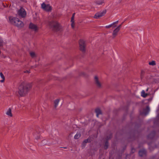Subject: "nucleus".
Listing matches in <instances>:
<instances>
[{"mask_svg": "<svg viewBox=\"0 0 159 159\" xmlns=\"http://www.w3.org/2000/svg\"><path fill=\"white\" fill-rule=\"evenodd\" d=\"M31 84H26L23 82L20 84L18 87V93L20 96H24L31 88Z\"/></svg>", "mask_w": 159, "mask_h": 159, "instance_id": "1", "label": "nucleus"}, {"mask_svg": "<svg viewBox=\"0 0 159 159\" xmlns=\"http://www.w3.org/2000/svg\"><path fill=\"white\" fill-rule=\"evenodd\" d=\"M9 20L11 24L19 28L22 27L24 26L23 22L18 18L11 16L9 17Z\"/></svg>", "mask_w": 159, "mask_h": 159, "instance_id": "2", "label": "nucleus"}, {"mask_svg": "<svg viewBox=\"0 0 159 159\" xmlns=\"http://www.w3.org/2000/svg\"><path fill=\"white\" fill-rule=\"evenodd\" d=\"M49 26L54 30L58 31L60 28V25L57 22L52 21L49 22Z\"/></svg>", "mask_w": 159, "mask_h": 159, "instance_id": "3", "label": "nucleus"}, {"mask_svg": "<svg viewBox=\"0 0 159 159\" xmlns=\"http://www.w3.org/2000/svg\"><path fill=\"white\" fill-rule=\"evenodd\" d=\"M41 6L42 9L47 11H50L52 9V7L49 4H46L44 3H43L41 4Z\"/></svg>", "mask_w": 159, "mask_h": 159, "instance_id": "4", "label": "nucleus"}, {"mask_svg": "<svg viewBox=\"0 0 159 159\" xmlns=\"http://www.w3.org/2000/svg\"><path fill=\"white\" fill-rule=\"evenodd\" d=\"M79 44L80 50L83 52L84 51L86 46L85 41L83 40H80L79 41Z\"/></svg>", "mask_w": 159, "mask_h": 159, "instance_id": "5", "label": "nucleus"}, {"mask_svg": "<svg viewBox=\"0 0 159 159\" xmlns=\"http://www.w3.org/2000/svg\"><path fill=\"white\" fill-rule=\"evenodd\" d=\"M106 12V10H103L99 12L96 13L94 16V18L96 19H98L104 16Z\"/></svg>", "mask_w": 159, "mask_h": 159, "instance_id": "6", "label": "nucleus"}, {"mask_svg": "<svg viewBox=\"0 0 159 159\" xmlns=\"http://www.w3.org/2000/svg\"><path fill=\"white\" fill-rule=\"evenodd\" d=\"M18 13L20 16L22 17H25L26 14V11L22 8H21L18 11Z\"/></svg>", "mask_w": 159, "mask_h": 159, "instance_id": "7", "label": "nucleus"}, {"mask_svg": "<svg viewBox=\"0 0 159 159\" xmlns=\"http://www.w3.org/2000/svg\"><path fill=\"white\" fill-rule=\"evenodd\" d=\"M94 82L98 88H101L102 87V84L99 81L98 77L97 76H95L94 77Z\"/></svg>", "mask_w": 159, "mask_h": 159, "instance_id": "8", "label": "nucleus"}, {"mask_svg": "<svg viewBox=\"0 0 159 159\" xmlns=\"http://www.w3.org/2000/svg\"><path fill=\"white\" fill-rule=\"evenodd\" d=\"M121 25H120L118 26L113 31V33H112V35L113 37H115V36H116L117 35V33L120 30L121 26Z\"/></svg>", "mask_w": 159, "mask_h": 159, "instance_id": "9", "label": "nucleus"}, {"mask_svg": "<svg viewBox=\"0 0 159 159\" xmlns=\"http://www.w3.org/2000/svg\"><path fill=\"white\" fill-rule=\"evenodd\" d=\"M29 28L34 31H37L38 29V27L36 25L32 23H30V24Z\"/></svg>", "mask_w": 159, "mask_h": 159, "instance_id": "10", "label": "nucleus"}, {"mask_svg": "<svg viewBox=\"0 0 159 159\" xmlns=\"http://www.w3.org/2000/svg\"><path fill=\"white\" fill-rule=\"evenodd\" d=\"M149 111V108L148 106L146 107V108L143 109V111L142 112H141L140 114L141 115H144L146 116L148 113Z\"/></svg>", "mask_w": 159, "mask_h": 159, "instance_id": "11", "label": "nucleus"}, {"mask_svg": "<svg viewBox=\"0 0 159 159\" xmlns=\"http://www.w3.org/2000/svg\"><path fill=\"white\" fill-rule=\"evenodd\" d=\"M6 114L8 116L11 117L12 116V114L11 112V109L10 108H9L7 111Z\"/></svg>", "mask_w": 159, "mask_h": 159, "instance_id": "12", "label": "nucleus"}, {"mask_svg": "<svg viewBox=\"0 0 159 159\" xmlns=\"http://www.w3.org/2000/svg\"><path fill=\"white\" fill-rule=\"evenodd\" d=\"M139 155L140 156L142 157L146 153V151L144 150H142L139 151Z\"/></svg>", "mask_w": 159, "mask_h": 159, "instance_id": "13", "label": "nucleus"}, {"mask_svg": "<svg viewBox=\"0 0 159 159\" xmlns=\"http://www.w3.org/2000/svg\"><path fill=\"white\" fill-rule=\"evenodd\" d=\"M74 18L75 17H74L73 16H72L70 20L71 26L73 28H74L75 27Z\"/></svg>", "mask_w": 159, "mask_h": 159, "instance_id": "14", "label": "nucleus"}, {"mask_svg": "<svg viewBox=\"0 0 159 159\" xmlns=\"http://www.w3.org/2000/svg\"><path fill=\"white\" fill-rule=\"evenodd\" d=\"M42 143L43 145H49L52 144V143H50L49 141L46 140H44L42 141Z\"/></svg>", "mask_w": 159, "mask_h": 159, "instance_id": "15", "label": "nucleus"}, {"mask_svg": "<svg viewBox=\"0 0 159 159\" xmlns=\"http://www.w3.org/2000/svg\"><path fill=\"white\" fill-rule=\"evenodd\" d=\"M104 2L103 0H98L96 1L95 3L96 4L100 5H102Z\"/></svg>", "mask_w": 159, "mask_h": 159, "instance_id": "16", "label": "nucleus"}, {"mask_svg": "<svg viewBox=\"0 0 159 159\" xmlns=\"http://www.w3.org/2000/svg\"><path fill=\"white\" fill-rule=\"evenodd\" d=\"M95 112L97 114V117H98V116L100 114H101V111L99 109H96L95 110Z\"/></svg>", "mask_w": 159, "mask_h": 159, "instance_id": "17", "label": "nucleus"}, {"mask_svg": "<svg viewBox=\"0 0 159 159\" xmlns=\"http://www.w3.org/2000/svg\"><path fill=\"white\" fill-rule=\"evenodd\" d=\"M0 76L2 79V80H1L0 81L2 83H3L5 80V77L2 72L0 73Z\"/></svg>", "mask_w": 159, "mask_h": 159, "instance_id": "18", "label": "nucleus"}, {"mask_svg": "<svg viewBox=\"0 0 159 159\" xmlns=\"http://www.w3.org/2000/svg\"><path fill=\"white\" fill-rule=\"evenodd\" d=\"M59 102V99H57L54 101V106L55 108H56Z\"/></svg>", "mask_w": 159, "mask_h": 159, "instance_id": "19", "label": "nucleus"}, {"mask_svg": "<svg viewBox=\"0 0 159 159\" xmlns=\"http://www.w3.org/2000/svg\"><path fill=\"white\" fill-rule=\"evenodd\" d=\"M80 135L81 134L79 133H77L74 136V139H77L80 137Z\"/></svg>", "mask_w": 159, "mask_h": 159, "instance_id": "20", "label": "nucleus"}, {"mask_svg": "<svg viewBox=\"0 0 159 159\" xmlns=\"http://www.w3.org/2000/svg\"><path fill=\"white\" fill-rule=\"evenodd\" d=\"M141 95L143 97H145L147 96V94L145 93L144 90H143L142 92Z\"/></svg>", "mask_w": 159, "mask_h": 159, "instance_id": "21", "label": "nucleus"}, {"mask_svg": "<svg viewBox=\"0 0 159 159\" xmlns=\"http://www.w3.org/2000/svg\"><path fill=\"white\" fill-rule=\"evenodd\" d=\"M30 56L33 58H34L36 57V54L34 52H31L30 53Z\"/></svg>", "mask_w": 159, "mask_h": 159, "instance_id": "22", "label": "nucleus"}, {"mask_svg": "<svg viewBox=\"0 0 159 159\" xmlns=\"http://www.w3.org/2000/svg\"><path fill=\"white\" fill-rule=\"evenodd\" d=\"M149 64L151 66H154L156 65L155 61H152L151 62H150L149 63Z\"/></svg>", "mask_w": 159, "mask_h": 159, "instance_id": "23", "label": "nucleus"}, {"mask_svg": "<svg viewBox=\"0 0 159 159\" xmlns=\"http://www.w3.org/2000/svg\"><path fill=\"white\" fill-rule=\"evenodd\" d=\"M3 45V41L2 39L0 38V46H2Z\"/></svg>", "mask_w": 159, "mask_h": 159, "instance_id": "24", "label": "nucleus"}, {"mask_svg": "<svg viewBox=\"0 0 159 159\" xmlns=\"http://www.w3.org/2000/svg\"><path fill=\"white\" fill-rule=\"evenodd\" d=\"M108 142L107 141L105 143V146H104L105 148V149L107 148H108Z\"/></svg>", "mask_w": 159, "mask_h": 159, "instance_id": "25", "label": "nucleus"}, {"mask_svg": "<svg viewBox=\"0 0 159 159\" xmlns=\"http://www.w3.org/2000/svg\"><path fill=\"white\" fill-rule=\"evenodd\" d=\"M118 22V21L117 20L116 22H114L113 23H112V25H113V27H115L116 25H115L116 24H117Z\"/></svg>", "mask_w": 159, "mask_h": 159, "instance_id": "26", "label": "nucleus"}, {"mask_svg": "<svg viewBox=\"0 0 159 159\" xmlns=\"http://www.w3.org/2000/svg\"><path fill=\"white\" fill-rule=\"evenodd\" d=\"M113 25H112V24H111L109 25L106 26L105 27L106 28H110Z\"/></svg>", "mask_w": 159, "mask_h": 159, "instance_id": "27", "label": "nucleus"}, {"mask_svg": "<svg viewBox=\"0 0 159 159\" xmlns=\"http://www.w3.org/2000/svg\"><path fill=\"white\" fill-rule=\"evenodd\" d=\"M89 139H88L85 140L84 141V142L85 143H87V142H89Z\"/></svg>", "mask_w": 159, "mask_h": 159, "instance_id": "28", "label": "nucleus"}, {"mask_svg": "<svg viewBox=\"0 0 159 159\" xmlns=\"http://www.w3.org/2000/svg\"><path fill=\"white\" fill-rule=\"evenodd\" d=\"M34 136H35V138L37 139H39V135L37 137L35 136V135H34Z\"/></svg>", "mask_w": 159, "mask_h": 159, "instance_id": "29", "label": "nucleus"}, {"mask_svg": "<svg viewBox=\"0 0 159 159\" xmlns=\"http://www.w3.org/2000/svg\"><path fill=\"white\" fill-rule=\"evenodd\" d=\"M75 13H73L72 16H73L74 17H75Z\"/></svg>", "mask_w": 159, "mask_h": 159, "instance_id": "30", "label": "nucleus"}, {"mask_svg": "<svg viewBox=\"0 0 159 159\" xmlns=\"http://www.w3.org/2000/svg\"><path fill=\"white\" fill-rule=\"evenodd\" d=\"M63 148H65V149H66V148H67L66 147H63Z\"/></svg>", "mask_w": 159, "mask_h": 159, "instance_id": "31", "label": "nucleus"}, {"mask_svg": "<svg viewBox=\"0 0 159 159\" xmlns=\"http://www.w3.org/2000/svg\"><path fill=\"white\" fill-rule=\"evenodd\" d=\"M27 71V72H28V73H29V71Z\"/></svg>", "mask_w": 159, "mask_h": 159, "instance_id": "32", "label": "nucleus"}, {"mask_svg": "<svg viewBox=\"0 0 159 159\" xmlns=\"http://www.w3.org/2000/svg\"><path fill=\"white\" fill-rule=\"evenodd\" d=\"M111 137V135L110 136V137H109V138H110Z\"/></svg>", "mask_w": 159, "mask_h": 159, "instance_id": "33", "label": "nucleus"}, {"mask_svg": "<svg viewBox=\"0 0 159 159\" xmlns=\"http://www.w3.org/2000/svg\"><path fill=\"white\" fill-rule=\"evenodd\" d=\"M148 90V89H147V91Z\"/></svg>", "mask_w": 159, "mask_h": 159, "instance_id": "34", "label": "nucleus"}, {"mask_svg": "<svg viewBox=\"0 0 159 159\" xmlns=\"http://www.w3.org/2000/svg\"><path fill=\"white\" fill-rule=\"evenodd\" d=\"M159 119H158V121H159Z\"/></svg>", "mask_w": 159, "mask_h": 159, "instance_id": "35", "label": "nucleus"}, {"mask_svg": "<svg viewBox=\"0 0 159 159\" xmlns=\"http://www.w3.org/2000/svg\"><path fill=\"white\" fill-rule=\"evenodd\" d=\"M34 67H36V66H35Z\"/></svg>", "mask_w": 159, "mask_h": 159, "instance_id": "36", "label": "nucleus"}]
</instances>
